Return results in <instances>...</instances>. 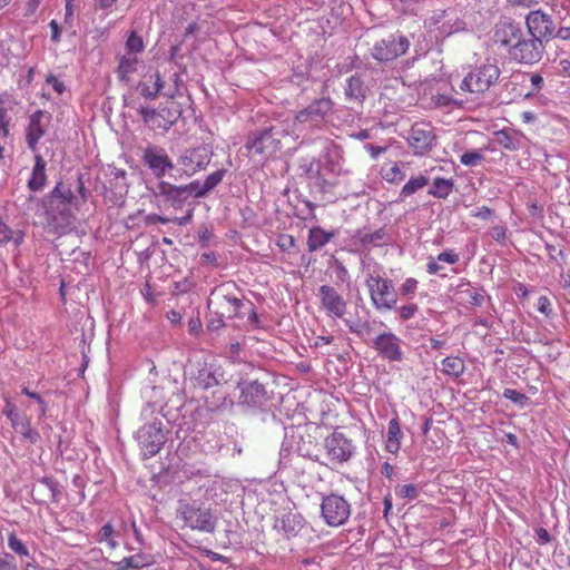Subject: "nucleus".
<instances>
[{
    "label": "nucleus",
    "instance_id": "obj_27",
    "mask_svg": "<svg viewBox=\"0 0 570 570\" xmlns=\"http://www.w3.org/2000/svg\"><path fill=\"white\" fill-rule=\"evenodd\" d=\"M46 180V161L41 155H36L35 166L28 181V187L33 191L40 190L43 188Z\"/></svg>",
    "mask_w": 570,
    "mask_h": 570
},
{
    "label": "nucleus",
    "instance_id": "obj_6",
    "mask_svg": "<svg viewBox=\"0 0 570 570\" xmlns=\"http://www.w3.org/2000/svg\"><path fill=\"white\" fill-rule=\"evenodd\" d=\"M436 134L429 122H415L406 138L414 155L423 156L431 151L436 144Z\"/></svg>",
    "mask_w": 570,
    "mask_h": 570
},
{
    "label": "nucleus",
    "instance_id": "obj_40",
    "mask_svg": "<svg viewBox=\"0 0 570 570\" xmlns=\"http://www.w3.org/2000/svg\"><path fill=\"white\" fill-rule=\"evenodd\" d=\"M484 160V155L481 150H469L465 151L461 157L460 161L466 167H476Z\"/></svg>",
    "mask_w": 570,
    "mask_h": 570
},
{
    "label": "nucleus",
    "instance_id": "obj_43",
    "mask_svg": "<svg viewBox=\"0 0 570 570\" xmlns=\"http://www.w3.org/2000/svg\"><path fill=\"white\" fill-rule=\"evenodd\" d=\"M197 381L203 389H209L218 384V381L215 377V375L206 370L199 372Z\"/></svg>",
    "mask_w": 570,
    "mask_h": 570
},
{
    "label": "nucleus",
    "instance_id": "obj_10",
    "mask_svg": "<svg viewBox=\"0 0 570 570\" xmlns=\"http://www.w3.org/2000/svg\"><path fill=\"white\" fill-rule=\"evenodd\" d=\"M213 151L207 146L186 149L178 158V164L183 167L186 176H193L204 170L210 163Z\"/></svg>",
    "mask_w": 570,
    "mask_h": 570
},
{
    "label": "nucleus",
    "instance_id": "obj_24",
    "mask_svg": "<svg viewBox=\"0 0 570 570\" xmlns=\"http://www.w3.org/2000/svg\"><path fill=\"white\" fill-rule=\"evenodd\" d=\"M402 438L403 433L401 430L400 420L397 416H394L389 421L385 450L392 454H396L401 449Z\"/></svg>",
    "mask_w": 570,
    "mask_h": 570
},
{
    "label": "nucleus",
    "instance_id": "obj_53",
    "mask_svg": "<svg viewBox=\"0 0 570 570\" xmlns=\"http://www.w3.org/2000/svg\"><path fill=\"white\" fill-rule=\"evenodd\" d=\"M503 396L513 401L514 403H521L522 401L527 400V396L523 393H520L513 389H505Z\"/></svg>",
    "mask_w": 570,
    "mask_h": 570
},
{
    "label": "nucleus",
    "instance_id": "obj_15",
    "mask_svg": "<svg viewBox=\"0 0 570 570\" xmlns=\"http://www.w3.org/2000/svg\"><path fill=\"white\" fill-rule=\"evenodd\" d=\"M325 450L332 463H343L352 456L353 446L343 433L334 432L325 439Z\"/></svg>",
    "mask_w": 570,
    "mask_h": 570
},
{
    "label": "nucleus",
    "instance_id": "obj_61",
    "mask_svg": "<svg viewBox=\"0 0 570 570\" xmlns=\"http://www.w3.org/2000/svg\"><path fill=\"white\" fill-rule=\"evenodd\" d=\"M40 3H41V0H28V2L26 3L24 16H27V17L32 16L39 8Z\"/></svg>",
    "mask_w": 570,
    "mask_h": 570
},
{
    "label": "nucleus",
    "instance_id": "obj_29",
    "mask_svg": "<svg viewBox=\"0 0 570 570\" xmlns=\"http://www.w3.org/2000/svg\"><path fill=\"white\" fill-rule=\"evenodd\" d=\"M381 177L390 184H400L404 180L405 174L397 161H386L381 167Z\"/></svg>",
    "mask_w": 570,
    "mask_h": 570
},
{
    "label": "nucleus",
    "instance_id": "obj_39",
    "mask_svg": "<svg viewBox=\"0 0 570 570\" xmlns=\"http://www.w3.org/2000/svg\"><path fill=\"white\" fill-rule=\"evenodd\" d=\"M419 288V281L414 277H406L401 286H400V294L402 297L411 299L415 296Z\"/></svg>",
    "mask_w": 570,
    "mask_h": 570
},
{
    "label": "nucleus",
    "instance_id": "obj_56",
    "mask_svg": "<svg viewBox=\"0 0 570 570\" xmlns=\"http://www.w3.org/2000/svg\"><path fill=\"white\" fill-rule=\"evenodd\" d=\"M497 136H498L500 145H502L505 149H509V150L515 149L514 144L512 142L511 138L504 130L497 132Z\"/></svg>",
    "mask_w": 570,
    "mask_h": 570
},
{
    "label": "nucleus",
    "instance_id": "obj_35",
    "mask_svg": "<svg viewBox=\"0 0 570 570\" xmlns=\"http://www.w3.org/2000/svg\"><path fill=\"white\" fill-rule=\"evenodd\" d=\"M385 237V232L383 228H380L375 232H358L357 239L361 245H380Z\"/></svg>",
    "mask_w": 570,
    "mask_h": 570
},
{
    "label": "nucleus",
    "instance_id": "obj_48",
    "mask_svg": "<svg viewBox=\"0 0 570 570\" xmlns=\"http://www.w3.org/2000/svg\"><path fill=\"white\" fill-rule=\"evenodd\" d=\"M460 259L459 254L454 249H446L438 255V261L448 263V264H456Z\"/></svg>",
    "mask_w": 570,
    "mask_h": 570
},
{
    "label": "nucleus",
    "instance_id": "obj_28",
    "mask_svg": "<svg viewBox=\"0 0 570 570\" xmlns=\"http://www.w3.org/2000/svg\"><path fill=\"white\" fill-rule=\"evenodd\" d=\"M153 558L144 553L125 557L116 564L115 570H139L153 564Z\"/></svg>",
    "mask_w": 570,
    "mask_h": 570
},
{
    "label": "nucleus",
    "instance_id": "obj_36",
    "mask_svg": "<svg viewBox=\"0 0 570 570\" xmlns=\"http://www.w3.org/2000/svg\"><path fill=\"white\" fill-rule=\"evenodd\" d=\"M97 541L105 543L109 549H116L118 542L115 539V529L111 523H106L97 534Z\"/></svg>",
    "mask_w": 570,
    "mask_h": 570
},
{
    "label": "nucleus",
    "instance_id": "obj_25",
    "mask_svg": "<svg viewBox=\"0 0 570 570\" xmlns=\"http://www.w3.org/2000/svg\"><path fill=\"white\" fill-rule=\"evenodd\" d=\"M140 95L148 98L155 99L164 89V81L158 71L145 77L138 86Z\"/></svg>",
    "mask_w": 570,
    "mask_h": 570
},
{
    "label": "nucleus",
    "instance_id": "obj_46",
    "mask_svg": "<svg viewBox=\"0 0 570 570\" xmlns=\"http://www.w3.org/2000/svg\"><path fill=\"white\" fill-rule=\"evenodd\" d=\"M3 414L11 421L13 428H17L19 424L20 415L17 413L16 406L12 402L7 401L6 406L3 409Z\"/></svg>",
    "mask_w": 570,
    "mask_h": 570
},
{
    "label": "nucleus",
    "instance_id": "obj_45",
    "mask_svg": "<svg viewBox=\"0 0 570 570\" xmlns=\"http://www.w3.org/2000/svg\"><path fill=\"white\" fill-rule=\"evenodd\" d=\"M126 47L130 52H140L144 50V42L141 37L131 32L126 41Z\"/></svg>",
    "mask_w": 570,
    "mask_h": 570
},
{
    "label": "nucleus",
    "instance_id": "obj_37",
    "mask_svg": "<svg viewBox=\"0 0 570 570\" xmlns=\"http://www.w3.org/2000/svg\"><path fill=\"white\" fill-rule=\"evenodd\" d=\"M23 239L22 233H13L11 228L0 219V244L6 245L13 240L16 245L21 244Z\"/></svg>",
    "mask_w": 570,
    "mask_h": 570
},
{
    "label": "nucleus",
    "instance_id": "obj_38",
    "mask_svg": "<svg viewBox=\"0 0 570 570\" xmlns=\"http://www.w3.org/2000/svg\"><path fill=\"white\" fill-rule=\"evenodd\" d=\"M8 547L9 549L18 554L20 558H29L30 552L24 542L17 537L14 532L8 535Z\"/></svg>",
    "mask_w": 570,
    "mask_h": 570
},
{
    "label": "nucleus",
    "instance_id": "obj_26",
    "mask_svg": "<svg viewBox=\"0 0 570 570\" xmlns=\"http://www.w3.org/2000/svg\"><path fill=\"white\" fill-rule=\"evenodd\" d=\"M334 232H326L321 226H314L308 230L307 248L313 253L325 246L333 237Z\"/></svg>",
    "mask_w": 570,
    "mask_h": 570
},
{
    "label": "nucleus",
    "instance_id": "obj_5",
    "mask_svg": "<svg viewBox=\"0 0 570 570\" xmlns=\"http://www.w3.org/2000/svg\"><path fill=\"white\" fill-rule=\"evenodd\" d=\"M321 513L327 525L340 527L348 520L351 515V504L344 497L332 493L323 499Z\"/></svg>",
    "mask_w": 570,
    "mask_h": 570
},
{
    "label": "nucleus",
    "instance_id": "obj_19",
    "mask_svg": "<svg viewBox=\"0 0 570 570\" xmlns=\"http://www.w3.org/2000/svg\"><path fill=\"white\" fill-rule=\"evenodd\" d=\"M320 298L322 307L335 317H343L346 313V302L343 296L332 286L322 285L320 287Z\"/></svg>",
    "mask_w": 570,
    "mask_h": 570
},
{
    "label": "nucleus",
    "instance_id": "obj_31",
    "mask_svg": "<svg viewBox=\"0 0 570 570\" xmlns=\"http://www.w3.org/2000/svg\"><path fill=\"white\" fill-rule=\"evenodd\" d=\"M345 96L348 100H354L360 104L365 99V88L360 77L351 76L347 79V83L345 87Z\"/></svg>",
    "mask_w": 570,
    "mask_h": 570
},
{
    "label": "nucleus",
    "instance_id": "obj_57",
    "mask_svg": "<svg viewBox=\"0 0 570 570\" xmlns=\"http://www.w3.org/2000/svg\"><path fill=\"white\" fill-rule=\"evenodd\" d=\"M543 0H507V2L512 7H522V8H530L538 6Z\"/></svg>",
    "mask_w": 570,
    "mask_h": 570
},
{
    "label": "nucleus",
    "instance_id": "obj_34",
    "mask_svg": "<svg viewBox=\"0 0 570 570\" xmlns=\"http://www.w3.org/2000/svg\"><path fill=\"white\" fill-rule=\"evenodd\" d=\"M429 184V178L424 175L411 177L410 180L402 187L401 196L409 197L417 190L424 188Z\"/></svg>",
    "mask_w": 570,
    "mask_h": 570
},
{
    "label": "nucleus",
    "instance_id": "obj_18",
    "mask_svg": "<svg viewBox=\"0 0 570 570\" xmlns=\"http://www.w3.org/2000/svg\"><path fill=\"white\" fill-rule=\"evenodd\" d=\"M184 519L194 530L202 532H213L215 530V519L209 509L188 507L184 511Z\"/></svg>",
    "mask_w": 570,
    "mask_h": 570
},
{
    "label": "nucleus",
    "instance_id": "obj_3",
    "mask_svg": "<svg viewBox=\"0 0 570 570\" xmlns=\"http://www.w3.org/2000/svg\"><path fill=\"white\" fill-rule=\"evenodd\" d=\"M501 70L494 62H487L470 71L462 80V91L471 94H483L495 85L500 78Z\"/></svg>",
    "mask_w": 570,
    "mask_h": 570
},
{
    "label": "nucleus",
    "instance_id": "obj_4",
    "mask_svg": "<svg viewBox=\"0 0 570 570\" xmlns=\"http://www.w3.org/2000/svg\"><path fill=\"white\" fill-rule=\"evenodd\" d=\"M409 49V38L402 33H394L375 41L371 48V56L379 62H390L404 56Z\"/></svg>",
    "mask_w": 570,
    "mask_h": 570
},
{
    "label": "nucleus",
    "instance_id": "obj_12",
    "mask_svg": "<svg viewBox=\"0 0 570 570\" xmlns=\"http://www.w3.org/2000/svg\"><path fill=\"white\" fill-rule=\"evenodd\" d=\"M141 159L157 178H163L168 170L174 168V163L166 150L158 146H147Z\"/></svg>",
    "mask_w": 570,
    "mask_h": 570
},
{
    "label": "nucleus",
    "instance_id": "obj_58",
    "mask_svg": "<svg viewBox=\"0 0 570 570\" xmlns=\"http://www.w3.org/2000/svg\"><path fill=\"white\" fill-rule=\"evenodd\" d=\"M168 222H170L169 218L167 217H163L160 215H157V214H149L145 217V223L147 225H155V224H167Z\"/></svg>",
    "mask_w": 570,
    "mask_h": 570
},
{
    "label": "nucleus",
    "instance_id": "obj_8",
    "mask_svg": "<svg viewBox=\"0 0 570 570\" xmlns=\"http://www.w3.org/2000/svg\"><path fill=\"white\" fill-rule=\"evenodd\" d=\"M334 101L330 97L315 99L307 107L297 111L295 122L318 127L333 111Z\"/></svg>",
    "mask_w": 570,
    "mask_h": 570
},
{
    "label": "nucleus",
    "instance_id": "obj_44",
    "mask_svg": "<svg viewBox=\"0 0 570 570\" xmlns=\"http://www.w3.org/2000/svg\"><path fill=\"white\" fill-rule=\"evenodd\" d=\"M52 195L57 198H60L67 204H70L73 200V193L70 188H65L62 183H58L53 188Z\"/></svg>",
    "mask_w": 570,
    "mask_h": 570
},
{
    "label": "nucleus",
    "instance_id": "obj_51",
    "mask_svg": "<svg viewBox=\"0 0 570 570\" xmlns=\"http://www.w3.org/2000/svg\"><path fill=\"white\" fill-rule=\"evenodd\" d=\"M17 566L12 556L0 554V570H16Z\"/></svg>",
    "mask_w": 570,
    "mask_h": 570
},
{
    "label": "nucleus",
    "instance_id": "obj_22",
    "mask_svg": "<svg viewBox=\"0 0 570 570\" xmlns=\"http://www.w3.org/2000/svg\"><path fill=\"white\" fill-rule=\"evenodd\" d=\"M57 482L51 478H42L32 490L33 499L40 503L58 501Z\"/></svg>",
    "mask_w": 570,
    "mask_h": 570
},
{
    "label": "nucleus",
    "instance_id": "obj_7",
    "mask_svg": "<svg viewBox=\"0 0 570 570\" xmlns=\"http://www.w3.org/2000/svg\"><path fill=\"white\" fill-rule=\"evenodd\" d=\"M246 149L261 159H267L282 147L281 140L275 138L272 129L253 132L245 145Z\"/></svg>",
    "mask_w": 570,
    "mask_h": 570
},
{
    "label": "nucleus",
    "instance_id": "obj_64",
    "mask_svg": "<svg viewBox=\"0 0 570 570\" xmlns=\"http://www.w3.org/2000/svg\"><path fill=\"white\" fill-rule=\"evenodd\" d=\"M367 150L370 151L371 157L376 159L381 154H384L387 148L383 146L368 145Z\"/></svg>",
    "mask_w": 570,
    "mask_h": 570
},
{
    "label": "nucleus",
    "instance_id": "obj_42",
    "mask_svg": "<svg viewBox=\"0 0 570 570\" xmlns=\"http://www.w3.org/2000/svg\"><path fill=\"white\" fill-rule=\"evenodd\" d=\"M135 60L122 58L117 69L118 77L122 80H127L128 75L135 69Z\"/></svg>",
    "mask_w": 570,
    "mask_h": 570
},
{
    "label": "nucleus",
    "instance_id": "obj_17",
    "mask_svg": "<svg viewBox=\"0 0 570 570\" xmlns=\"http://www.w3.org/2000/svg\"><path fill=\"white\" fill-rule=\"evenodd\" d=\"M138 112L145 124L151 126L154 129L164 130H167L173 124H175L180 115L178 110H171L169 108L156 110L148 107H141Z\"/></svg>",
    "mask_w": 570,
    "mask_h": 570
},
{
    "label": "nucleus",
    "instance_id": "obj_11",
    "mask_svg": "<svg viewBox=\"0 0 570 570\" xmlns=\"http://www.w3.org/2000/svg\"><path fill=\"white\" fill-rule=\"evenodd\" d=\"M523 36V30L520 23L512 20H500L495 23L492 32V41L510 52V49L517 45L520 37Z\"/></svg>",
    "mask_w": 570,
    "mask_h": 570
},
{
    "label": "nucleus",
    "instance_id": "obj_59",
    "mask_svg": "<svg viewBox=\"0 0 570 570\" xmlns=\"http://www.w3.org/2000/svg\"><path fill=\"white\" fill-rule=\"evenodd\" d=\"M442 269V266L438 264V258L430 257L426 263V272L430 275H435Z\"/></svg>",
    "mask_w": 570,
    "mask_h": 570
},
{
    "label": "nucleus",
    "instance_id": "obj_52",
    "mask_svg": "<svg viewBox=\"0 0 570 570\" xmlns=\"http://www.w3.org/2000/svg\"><path fill=\"white\" fill-rule=\"evenodd\" d=\"M432 99L435 102V105H438L440 107L450 106L451 104H453L455 101L454 98L452 97V95H448V94H436L433 96Z\"/></svg>",
    "mask_w": 570,
    "mask_h": 570
},
{
    "label": "nucleus",
    "instance_id": "obj_62",
    "mask_svg": "<svg viewBox=\"0 0 570 570\" xmlns=\"http://www.w3.org/2000/svg\"><path fill=\"white\" fill-rule=\"evenodd\" d=\"M49 27L52 31L51 33V40L53 42H58L60 40V27L58 24V22L56 20H51L50 23H49Z\"/></svg>",
    "mask_w": 570,
    "mask_h": 570
},
{
    "label": "nucleus",
    "instance_id": "obj_14",
    "mask_svg": "<svg viewBox=\"0 0 570 570\" xmlns=\"http://www.w3.org/2000/svg\"><path fill=\"white\" fill-rule=\"evenodd\" d=\"M138 443L145 458L156 455L165 444V435L156 424L144 425L138 432Z\"/></svg>",
    "mask_w": 570,
    "mask_h": 570
},
{
    "label": "nucleus",
    "instance_id": "obj_13",
    "mask_svg": "<svg viewBox=\"0 0 570 570\" xmlns=\"http://www.w3.org/2000/svg\"><path fill=\"white\" fill-rule=\"evenodd\" d=\"M401 343V338L394 333L383 332L374 338L373 347L384 360L401 362L403 360Z\"/></svg>",
    "mask_w": 570,
    "mask_h": 570
},
{
    "label": "nucleus",
    "instance_id": "obj_49",
    "mask_svg": "<svg viewBox=\"0 0 570 570\" xmlns=\"http://www.w3.org/2000/svg\"><path fill=\"white\" fill-rule=\"evenodd\" d=\"M537 309L546 315V316H550L552 314V306H551V301L548 296H540L538 298V303H537Z\"/></svg>",
    "mask_w": 570,
    "mask_h": 570
},
{
    "label": "nucleus",
    "instance_id": "obj_23",
    "mask_svg": "<svg viewBox=\"0 0 570 570\" xmlns=\"http://www.w3.org/2000/svg\"><path fill=\"white\" fill-rule=\"evenodd\" d=\"M305 520L299 513L285 512L277 521V527L284 531L287 538L296 537L304 528Z\"/></svg>",
    "mask_w": 570,
    "mask_h": 570
},
{
    "label": "nucleus",
    "instance_id": "obj_33",
    "mask_svg": "<svg viewBox=\"0 0 570 570\" xmlns=\"http://www.w3.org/2000/svg\"><path fill=\"white\" fill-rule=\"evenodd\" d=\"M454 183L452 179L435 178L429 194L436 198H446L453 190Z\"/></svg>",
    "mask_w": 570,
    "mask_h": 570
},
{
    "label": "nucleus",
    "instance_id": "obj_41",
    "mask_svg": "<svg viewBox=\"0 0 570 570\" xmlns=\"http://www.w3.org/2000/svg\"><path fill=\"white\" fill-rule=\"evenodd\" d=\"M419 312L417 304L410 303L397 308L399 318L403 322L413 318Z\"/></svg>",
    "mask_w": 570,
    "mask_h": 570
},
{
    "label": "nucleus",
    "instance_id": "obj_1",
    "mask_svg": "<svg viewBox=\"0 0 570 570\" xmlns=\"http://www.w3.org/2000/svg\"><path fill=\"white\" fill-rule=\"evenodd\" d=\"M365 285L371 303L377 312H390L396 307L397 292L392 279L379 273H371L366 276Z\"/></svg>",
    "mask_w": 570,
    "mask_h": 570
},
{
    "label": "nucleus",
    "instance_id": "obj_16",
    "mask_svg": "<svg viewBox=\"0 0 570 570\" xmlns=\"http://www.w3.org/2000/svg\"><path fill=\"white\" fill-rule=\"evenodd\" d=\"M525 24L531 36L542 39H549L554 31V23L550 14L542 10H534L527 14Z\"/></svg>",
    "mask_w": 570,
    "mask_h": 570
},
{
    "label": "nucleus",
    "instance_id": "obj_60",
    "mask_svg": "<svg viewBox=\"0 0 570 570\" xmlns=\"http://www.w3.org/2000/svg\"><path fill=\"white\" fill-rule=\"evenodd\" d=\"M189 333L193 335H198L202 330V322L199 317L190 318L188 322Z\"/></svg>",
    "mask_w": 570,
    "mask_h": 570
},
{
    "label": "nucleus",
    "instance_id": "obj_54",
    "mask_svg": "<svg viewBox=\"0 0 570 570\" xmlns=\"http://www.w3.org/2000/svg\"><path fill=\"white\" fill-rule=\"evenodd\" d=\"M492 238L498 243H504L507 239V229L503 226H494L491 230Z\"/></svg>",
    "mask_w": 570,
    "mask_h": 570
},
{
    "label": "nucleus",
    "instance_id": "obj_30",
    "mask_svg": "<svg viewBox=\"0 0 570 570\" xmlns=\"http://www.w3.org/2000/svg\"><path fill=\"white\" fill-rule=\"evenodd\" d=\"M465 371L464 361L459 356H448L441 362V372L454 379L460 377Z\"/></svg>",
    "mask_w": 570,
    "mask_h": 570
},
{
    "label": "nucleus",
    "instance_id": "obj_32",
    "mask_svg": "<svg viewBox=\"0 0 570 570\" xmlns=\"http://www.w3.org/2000/svg\"><path fill=\"white\" fill-rule=\"evenodd\" d=\"M226 169H218L209 174L202 187L196 191L195 197H205L210 190H213L224 178Z\"/></svg>",
    "mask_w": 570,
    "mask_h": 570
},
{
    "label": "nucleus",
    "instance_id": "obj_20",
    "mask_svg": "<svg viewBox=\"0 0 570 570\" xmlns=\"http://www.w3.org/2000/svg\"><path fill=\"white\" fill-rule=\"evenodd\" d=\"M158 194L175 208H180L187 200L188 187L176 186L168 181L160 180L158 183Z\"/></svg>",
    "mask_w": 570,
    "mask_h": 570
},
{
    "label": "nucleus",
    "instance_id": "obj_9",
    "mask_svg": "<svg viewBox=\"0 0 570 570\" xmlns=\"http://www.w3.org/2000/svg\"><path fill=\"white\" fill-rule=\"evenodd\" d=\"M512 49H510L509 56L511 59L521 63H534L538 62L542 57L543 45L542 41L533 36L520 37Z\"/></svg>",
    "mask_w": 570,
    "mask_h": 570
},
{
    "label": "nucleus",
    "instance_id": "obj_47",
    "mask_svg": "<svg viewBox=\"0 0 570 570\" xmlns=\"http://www.w3.org/2000/svg\"><path fill=\"white\" fill-rule=\"evenodd\" d=\"M296 245V240L294 236L288 234H283L277 239V246L283 252H289L292 248H294Z\"/></svg>",
    "mask_w": 570,
    "mask_h": 570
},
{
    "label": "nucleus",
    "instance_id": "obj_55",
    "mask_svg": "<svg viewBox=\"0 0 570 570\" xmlns=\"http://www.w3.org/2000/svg\"><path fill=\"white\" fill-rule=\"evenodd\" d=\"M399 494L403 498L415 499L417 491L413 484H405L400 488Z\"/></svg>",
    "mask_w": 570,
    "mask_h": 570
},
{
    "label": "nucleus",
    "instance_id": "obj_50",
    "mask_svg": "<svg viewBox=\"0 0 570 570\" xmlns=\"http://www.w3.org/2000/svg\"><path fill=\"white\" fill-rule=\"evenodd\" d=\"M46 82L50 85L58 95H62L66 89L63 81L58 79L55 75L47 76Z\"/></svg>",
    "mask_w": 570,
    "mask_h": 570
},
{
    "label": "nucleus",
    "instance_id": "obj_21",
    "mask_svg": "<svg viewBox=\"0 0 570 570\" xmlns=\"http://www.w3.org/2000/svg\"><path fill=\"white\" fill-rule=\"evenodd\" d=\"M45 117L43 110L35 111L29 118V125L26 130V141L28 147L35 151L39 144V140L45 136L46 130L42 125V118Z\"/></svg>",
    "mask_w": 570,
    "mask_h": 570
},
{
    "label": "nucleus",
    "instance_id": "obj_63",
    "mask_svg": "<svg viewBox=\"0 0 570 570\" xmlns=\"http://www.w3.org/2000/svg\"><path fill=\"white\" fill-rule=\"evenodd\" d=\"M537 537L541 544H546L551 540L550 533L544 528L537 529Z\"/></svg>",
    "mask_w": 570,
    "mask_h": 570
},
{
    "label": "nucleus",
    "instance_id": "obj_2",
    "mask_svg": "<svg viewBox=\"0 0 570 570\" xmlns=\"http://www.w3.org/2000/svg\"><path fill=\"white\" fill-rule=\"evenodd\" d=\"M238 292L234 282L222 283L212 291L208 305L222 318L240 317L239 312L244 303L238 297Z\"/></svg>",
    "mask_w": 570,
    "mask_h": 570
}]
</instances>
